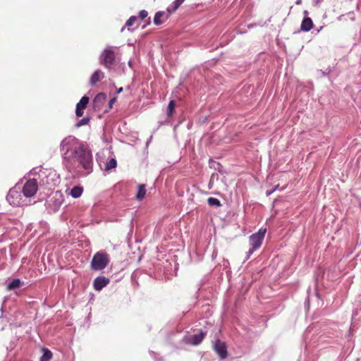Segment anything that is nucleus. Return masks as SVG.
<instances>
[{
  "mask_svg": "<svg viewBox=\"0 0 361 361\" xmlns=\"http://www.w3.org/2000/svg\"><path fill=\"white\" fill-rule=\"evenodd\" d=\"M74 160L78 162L84 169L90 173L92 166V156L91 152L85 148L83 146H80L74 149Z\"/></svg>",
  "mask_w": 361,
  "mask_h": 361,
  "instance_id": "f257e3e1",
  "label": "nucleus"
},
{
  "mask_svg": "<svg viewBox=\"0 0 361 361\" xmlns=\"http://www.w3.org/2000/svg\"><path fill=\"white\" fill-rule=\"evenodd\" d=\"M118 48L114 47H106L102 53L99 59L100 63L106 68L110 69L113 66L116 65L120 59L118 57Z\"/></svg>",
  "mask_w": 361,
  "mask_h": 361,
  "instance_id": "f03ea898",
  "label": "nucleus"
},
{
  "mask_svg": "<svg viewBox=\"0 0 361 361\" xmlns=\"http://www.w3.org/2000/svg\"><path fill=\"white\" fill-rule=\"evenodd\" d=\"M109 263V257L106 254L97 252L91 261V268L94 271L104 269Z\"/></svg>",
  "mask_w": 361,
  "mask_h": 361,
  "instance_id": "7ed1b4c3",
  "label": "nucleus"
},
{
  "mask_svg": "<svg viewBox=\"0 0 361 361\" xmlns=\"http://www.w3.org/2000/svg\"><path fill=\"white\" fill-rule=\"evenodd\" d=\"M267 230L259 229L258 232L250 236V243L252 247L249 250V254L252 255L257 249H258L262 243Z\"/></svg>",
  "mask_w": 361,
  "mask_h": 361,
  "instance_id": "20e7f679",
  "label": "nucleus"
},
{
  "mask_svg": "<svg viewBox=\"0 0 361 361\" xmlns=\"http://www.w3.org/2000/svg\"><path fill=\"white\" fill-rule=\"evenodd\" d=\"M38 190V183L35 178L29 179L24 184L22 192L26 197H33Z\"/></svg>",
  "mask_w": 361,
  "mask_h": 361,
  "instance_id": "39448f33",
  "label": "nucleus"
},
{
  "mask_svg": "<svg viewBox=\"0 0 361 361\" xmlns=\"http://www.w3.org/2000/svg\"><path fill=\"white\" fill-rule=\"evenodd\" d=\"M214 348L221 359L226 358L228 352L226 345L224 342H222L220 340L216 341Z\"/></svg>",
  "mask_w": 361,
  "mask_h": 361,
  "instance_id": "423d86ee",
  "label": "nucleus"
},
{
  "mask_svg": "<svg viewBox=\"0 0 361 361\" xmlns=\"http://www.w3.org/2000/svg\"><path fill=\"white\" fill-rule=\"evenodd\" d=\"M89 102V97L84 96L76 105L75 114L77 116L80 117L83 115V110L86 109Z\"/></svg>",
  "mask_w": 361,
  "mask_h": 361,
  "instance_id": "0eeeda50",
  "label": "nucleus"
},
{
  "mask_svg": "<svg viewBox=\"0 0 361 361\" xmlns=\"http://www.w3.org/2000/svg\"><path fill=\"white\" fill-rule=\"evenodd\" d=\"M109 279L104 276H98L94 281V288L96 290H101L104 287L109 283Z\"/></svg>",
  "mask_w": 361,
  "mask_h": 361,
  "instance_id": "6e6552de",
  "label": "nucleus"
},
{
  "mask_svg": "<svg viewBox=\"0 0 361 361\" xmlns=\"http://www.w3.org/2000/svg\"><path fill=\"white\" fill-rule=\"evenodd\" d=\"M104 78V73L101 70H97L90 77V82L92 85H94L97 82L101 81Z\"/></svg>",
  "mask_w": 361,
  "mask_h": 361,
  "instance_id": "1a4fd4ad",
  "label": "nucleus"
},
{
  "mask_svg": "<svg viewBox=\"0 0 361 361\" xmlns=\"http://www.w3.org/2000/svg\"><path fill=\"white\" fill-rule=\"evenodd\" d=\"M313 27V22L309 17H306L302 21L300 29L304 32H308Z\"/></svg>",
  "mask_w": 361,
  "mask_h": 361,
  "instance_id": "9d476101",
  "label": "nucleus"
},
{
  "mask_svg": "<svg viewBox=\"0 0 361 361\" xmlns=\"http://www.w3.org/2000/svg\"><path fill=\"white\" fill-rule=\"evenodd\" d=\"M83 192V188L80 185L74 186L70 191L69 195L73 198L80 197Z\"/></svg>",
  "mask_w": 361,
  "mask_h": 361,
  "instance_id": "9b49d317",
  "label": "nucleus"
},
{
  "mask_svg": "<svg viewBox=\"0 0 361 361\" xmlns=\"http://www.w3.org/2000/svg\"><path fill=\"white\" fill-rule=\"evenodd\" d=\"M205 336H206V334L204 332H200V334H199L192 335L190 337V342L193 345H198L202 341V340L204 338Z\"/></svg>",
  "mask_w": 361,
  "mask_h": 361,
  "instance_id": "f8f14e48",
  "label": "nucleus"
},
{
  "mask_svg": "<svg viewBox=\"0 0 361 361\" xmlns=\"http://www.w3.org/2000/svg\"><path fill=\"white\" fill-rule=\"evenodd\" d=\"M184 1L185 0H175L171 5L168 7L167 11L169 14L175 12Z\"/></svg>",
  "mask_w": 361,
  "mask_h": 361,
  "instance_id": "ddd939ff",
  "label": "nucleus"
},
{
  "mask_svg": "<svg viewBox=\"0 0 361 361\" xmlns=\"http://www.w3.org/2000/svg\"><path fill=\"white\" fill-rule=\"evenodd\" d=\"M146 195L145 185L140 184L138 185L137 192L135 197L137 200L140 201L144 199Z\"/></svg>",
  "mask_w": 361,
  "mask_h": 361,
  "instance_id": "4468645a",
  "label": "nucleus"
},
{
  "mask_svg": "<svg viewBox=\"0 0 361 361\" xmlns=\"http://www.w3.org/2000/svg\"><path fill=\"white\" fill-rule=\"evenodd\" d=\"M165 16V13L164 11H158L155 13L154 18V23L156 25H159L163 23V20H161V18H163Z\"/></svg>",
  "mask_w": 361,
  "mask_h": 361,
  "instance_id": "2eb2a0df",
  "label": "nucleus"
},
{
  "mask_svg": "<svg viewBox=\"0 0 361 361\" xmlns=\"http://www.w3.org/2000/svg\"><path fill=\"white\" fill-rule=\"evenodd\" d=\"M20 280L19 279H13L10 283L7 286V289L8 290H11L16 288H18L20 286Z\"/></svg>",
  "mask_w": 361,
  "mask_h": 361,
  "instance_id": "dca6fc26",
  "label": "nucleus"
},
{
  "mask_svg": "<svg viewBox=\"0 0 361 361\" xmlns=\"http://www.w3.org/2000/svg\"><path fill=\"white\" fill-rule=\"evenodd\" d=\"M52 357V353L47 348H43V355L40 361H49Z\"/></svg>",
  "mask_w": 361,
  "mask_h": 361,
  "instance_id": "f3484780",
  "label": "nucleus"
},
{
  "mask_svg": "<svg viewBox=\"0 0 361 361\" xmlns=\"http://www.w3.org/2000/svg\"><path fill=\"white\" fill-rule=\"evenodd\" d=\"M16 195H17V196L18 195L17 191L10 190L8 195H7V200L10 202L11 204L18 205V204H19L18 202H16L14 201H11V198H13Z\"/></svg>",
  "mask_w": 361,
  "mask_h": 361,
  "instance_id": "a211bd4d",
  "label": "nucleus"
},
{
  "mask_svg": "<svg viewBox=\"0 0 361 361\" xmlns=\"http://www.w3.org/2000/svg\"><path fill=\"white\" fill-rule=\"evenodd\" d=\"M117 166V161L115 159L112 158L107 163H106V168L105 169L106 171H109L111 169H113L114 168H116Z\"/></svg>",
  "mask_w": 361,
  "mask_h": 361,
  "instance_id": "6ab92c4d",
  "label": "nucleus"
},
{
  "mask_svg": "<svg viewBox=\"0 0 361 361\" xmlns=\"http://www.w3.org/2000/svg\"><path fill=\"white\" fill-rule=\"evenodd\" d=\"M106 99V95L104 93H99L94 99V102L96 103H102L104 102Z\"/></svg>",
  "mask_w": 361,
  "mask_h": 361,
  "instance_id": "aec40b11",
  "label": "nucleus"
},
{
  "mask_svg": "<svg viewBox=\"0 0 361 361\" xmlns=\"http://www.w3.org/2000/svg\"><path fill=\"white\" fill-rule=\"evenodd\" d=\"M175 102L173 100H171L168 105L167 109V115L168 116H171L173 114L175 109Z\"/></svg>",
  "mask_w": 361,
  "mask_h": 361,
  "instance_id": "412c9836",
  "label": "nucleus"
},
{
  "mask_svg": "<svg viewBox=\"0 0 361 361\" xmlns=\"http://www.w3.org/2000/svg\"><path fill=\"white\" fill-rule=\"evenodd\" d=\"M207 202H208L209 205H210V206H215V207L221 206L220 201L217 198H215V197H209L207 199Z\"/></svg>",
  "mask_w": 361,
  "mask_h": 361,
  "instance_id": "4be33fe9",
  "label": "nucleus"
},
{
  "mask_svg": "<svg viewBox=\"0 0 361 361\" xmlns=\"http://www.w3.org/2000/svg\"><path fill=\"white\" fill-rule=\"evenodd\" d=\"M136 20H137V17H135V16L130 17V18L126 23V26H127V27L132 26L133 25H134V23H135Z\"/></svg>",
  "mask_w": 361,
  "mask_h": 361,
  "instance_id": "5701e85b",
  "label": "nucleus"
},
{
  "mask_svg": "<svg viewBox=\"0 0 361 361\" xmlns=\"http://www.w3.org/2000/svg\"><path fill=\"white\" fill-rule=\"evenodd\" d=\"M90 121V118L86 117V118H84L82 119H81L80 121H78V123H77V126H83V125H86L89 123Z\"/></svg>",
  "mask_w": 361,
  "mask_h": 361,
  "instance_id": "b1692460",
  "label": "nucleus"
},
{
  "mask_svg": "<svg viewBox=\"0 0 361 361\" xmlns=\"http://www.w3.org/2000/svg\"><path fill=\"white\" fill-rule=\"evenodd\" d=\"M148 15V13L145 10H142L139 12V18L142 20L145 19Z\"/></svg>",
  "mask_w": 361,
  "mask_h": 361,
  "instance_id": "393cba45",
  "label": "nucleus"
},
{
  "mask_svg": "<svg viewBox=\"0 0 361 361\" xmlns=\"http://www.w3.org/2000/svg\"><path fill=\"white\" fill-rule=\"evenodd\" d=\"M116 97H114V98H112V99L109 101V104L110 108H111V107H112V105H113V104L116 102Z\"/></svg>",
  "mask_w": 361,
  "mask_h": 361,
  "instance_id": "a878e982",
  "label": "nucleus"
},
{
  "mask_svg": "<svg viewBox=\"0 0 361 361\" xmlns=\"http://www.w3.org/2000/svg\"><path fill=\"white\" fill-rule=\"evenodd\" d=\"M123 91V88L122 87H120L118 90H117V93H120Z\"/></svg>",
  "mask_w": 361,
  "mask_h": 361,
  "instance_id": "bb28decb",
  "label": "nucleus"
},
{
  "mask_svg": "<svg viewBox=\"0 0 361 361\" xmlns=\"http://www.w3.org/2000/svg\"><path fill=\"white\" fill-rule=\"evenodd\" d=\"M273 191H267V195H269L270 194L272 193Z\"/></svg>",
  "mask_w": 361,
  "mask_h": 361,
  "instance_id": "cd10ccee",
  "label": "nucleus"
}]
</instances>
